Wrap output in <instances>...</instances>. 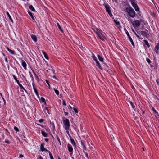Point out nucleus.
Instances as JSON below:
<instances>
[{
	"mask_svg": "<svg viewBox=\"0 0 159 159\" xmlns=\"http://www.w3.org/2000/svg\"><path fill=\"white\" fill-rule=\"evenodd\" d=\"M126 11L128 15L132 18H134L135 16V12L134 10L131 7H129L126 8Z\"/></svg>",
	"mask_w": 159,
	"mask_h": 159,
	"instance_id": "nucleus-1",
	"label": "nucleus"
},
{
	"mask_svg": "<svg viewBox=\"0 0 159 159\" xmlns=\"http://www.w3.org/2000/svg\"><path fill=\"white\" fill-rule=\"evenodd\" d=\"M63 123L65 125V130H69L70 126V124L69 120L67 119H66L63 121Z\"/></svg>",
	"mask_w": 159,
	"mask_h": 159,
	"instance_id": "nucleus-2",
	"label": "nucleus"
},
{
	"mask_svg": "<svg viewBox=\"0 0 159 159\" xmlns=\"http://www.w3.org/2000/svg\"><path fill=\"white\" fill-rule=\"evenodd\" d=\"M104 5L105 8H106V11L108 13V14L111 17L112 16V13L111 12L110 9V7L108 5Z\"/></svg>",
	"mask_w": 159,
	"mask_h": 159,
	"instance_id": "nucleus-3",
	"label": "nucleus"
},
{
	"mask_svg": "<svg viewBox=\"0 0 159 159\" xmlns=\"http://www.w3.org/2000/svg\"><path fill=\"white\" fill-rule=\"evenodd\" d=\"M140 22L138 20H135L132 23L133 25L134 28L139 27L140 25Z\"/></svg>",
	"mask_w": 159,
	"mask_h": 159,
	"instance_id": "nucleus-4",
	"label": "nucleus"
},
{
	"mask_svg": "<svg viewBox=\"0 0 159 159\" xmlns=\"http://www.w3.org/2000/svg\"><path fill=\"white\" fill-rule=\"evenodd\" d=\"M131 3L132 5L134 8L135 11H139V8L138 5L135 3L133 2V1Z\"/></svg>",
	"mask_w": 159,
	"mask_h": 159,
	"instance_id": "nucleus-5",
	"label": "nucleus"
},
{
	"mask_svg": "<svg viewBox=\"0 0 159 159\" xmlns=\"http://www.w3.org/2000/svg\"><path fill=\"white\" fill-rule=\"evenodd\" d=\"M40 150L42 152L43 151L47 152H49H49H50L48 150L46 149L45 148H44L43 144H41V145L40 146Z\"/></svg>",
	"mask_w": 159,
	"mask_h": 159,
	"instance_id": "nucleus-6",
	"label": "nucleus"
},
{
	"mask_svg": "<svg viewBox=\"0 0 159 159\" xmlns=\"http://www.w3.org/2000/svg\"><path fill=\"white\" fill-rule=\"evenodd\" d=\"M97 36L102 40H104L105 37L100 32L99 33H98Z\"/></svg>",
	"mask_w": 159,
	"mask_h": 159,
	"instance_id": "nucleus-7",
	"label": "nucleus"
},
{
	"mask_svg": "<svg viewBox=\"0 0 159 159\" xmlns=\"http://www.w3.org/2000/svg\"><path fill=\"white\" fill-rule=\"evenodd\" d=\"M139 33L143 36H146L148 34V31L146 30L144 31H140L139 32Z\"/></svg>",
	"mask_w": 159,
	"mask_h": 159,
	"instance_id": "nucleus-8",
	"label": "nucleus"
},
{
	"mask_svg": "<svg viewBox=\"0 0 159 159\" xmlns=\"http://www.w3.org/2000/svg\"><path fill=\"white\" fill-rule=\"evenodd\" d=\"M67 148H68V150L70 152H73V148L71 146V145L68 144L67 145Z\"/></svg>",
	"mask_w": 159,
	"mask_h": 159,
	"instance_id": "nucleus-9",
	"label": "nucleus"
},
{
	"mask_svg": "<svg viewBox=\"0 0 159 159\" xmlns=\"http://www.w3.org/2000/svg\"><path fill=\"white\" fill-rule=\"evenodd\" d=\"M159 48V43H158L155 47V50L157 54L158 53V50Z\"/></svg>",
	"mask_w": 159,
	"mask_h": 159,
	"instance_id": "nucleus-10",
	"label": "nucleus"
},
{
	"mask_svg": "<svg viewBox=\"0 0 159 159\" xmlns=\"http://www.w3.org/2000/svg\"><path fill=\"white\" fill-rule=\"evenodd\" d=\"M22 65L24 68L26 70V64L25 62L23 60L21 61Z\"/></svg>",
	"mask_w": 159,
	"mask_h": 159,
	"instance_id": "nucleus-11",
	"label": "nucleus"
},
{
	"mask_svg": "<svg viewBox=\"0 0 159 159\" xmlns=\"http://www.w3.org/2000/svg\"><path fill=\"white\" fill-rule=\"evenodd\" d=\"M13 77H14V79L16 81L17 83L19 85V86L20 87H22V85L21 84H20L19 81L16 79V77L14 75L13 76Z\"/></svg>",
	"mask_w": 159,
	"mask_h": 159,
	"instance_id": "nucleus-12",
	"label": "nucleus"
},
{
	"mask_svg": "<svg viewBox=\"0 0 159 159\" xmlns=\"http://www.w3.org/2000/svg\"><path fill=\"white\" fill-rule=\"evenodd\" d=\"M6 49L11 54H15V52L14 51L11 50L8 47L6 48Z\"/></svg>",
	"mask_w": 159,
	"mask_h": 159,
	"instance_id": "nucleus-13",
	"label": "nucleus"
},
{
	"mask_svg": "<svg viewBox=\"0 0 159 159\" xmlns=\"http://www.w3.org/2000/svg\"><path fill=\"white\" fill-rule=\"evenodd\" d=\"M33 86L34 90L35 93H36V95L38 96V91H37L36 88L35 87L34 85V84H33Z\"/></svg>",
	"mask_w": 159,
	"mask_h": 159,
	"instance_id": "nucleus-14",
	"label": "nucleus"
},
{
	"mask_svg": "<svg viewBox=\"0 0 159 159\" xmlns=\"http://www.w3.org/2000/svg\"><path fill=\"white\" fill-rule=\"evenodd\" d=\"M31 37L34 41L36 42L37 41V38L36 36L34 35H31Z\"/></svg>",
	"mask_w": 159,
	"mask_h": 159,
	"instance_id": "nucleus-15",
	"label": "nucleus"
},
{
	"mask_svg": "<svg viewBox=\"0 0 159 159\" xmlns=\"http://www.w3.org/2000/svg\"><path fill=\"white\" fill-rule=\"evenodd\" d=\"M7 14V15L8 17H9V19L11 20V21L13 23V20L12 19V18H11V16L9 14V12H6Z\"/></svg>",
	"mask_w": 159,
	"mask_h": 159,
	"instance_id": "nucleus-16",
	"label": "nucleus"
},
{
	"mask_svg": "<svg viewBox=\"0 0 159 159\" xmlns=\"http://www.w3.org/2000/svg\"><path fill=\"white\" fill-rule=\"evenodd\" d=\"M70 140L71 141V143L73 145L75 146V143L74 139L72 138H70Z\"/></svg>",
	"mask_w": 159,
	"mask_h": 159,
	"instance_id": "nucleus-17",
	"label": "nucleus"
},
{
	"mask_svg": "<svg viewBox=\"0 0 159 159\" xmlns=\"http://www.w3.org/2000/svg\"><path fill=\"white\" fill-rule=\"evenodd\" d=\"M29 8L31 10L33 11H35V10L34 8L33 7V6L32 5H30L29 6Z\"/></svg>",
	"mask_w": 159,
	"mask_h": 159,
	"instance_id": "nucleus-18",
	"label": "nucleus"
},
{
	"mask_svg": "<svg viewBox=\"0 0 159 159\" xmlns=\"http://www.w3.org/2000/svg\"><path fill=\"white\" fill-rule=\"evenodd\" d=\"M98 57L99 59V60L101 62H102L103 61V58L100 55H98L97 56Z\"/></svg>",
	"mask_w": 159,
	"mask_h": 159,
	"instance_id": "nucleus-19",
	"label": "nucleus"
},
{
	"mask_svg": "<svg viewBox=\"0 0 159 159\" xmlns=\"http://www.w3.org/2000/svg\"><path fill=\"white\" fill-rule=\"evenodd\" d=\"M96 65L98 67V68L100 69H102V68L100 64V63H99L98 61H96Z\"/></svg>",
	"mask_w": 159,
	"mask_h": 159,
	"instance_id": "nucleus-20",
	"label": "nucleus"
},
{
	"mask_svg": "<svg viewBox=\"0 0 159 159\" xmlns=\"http://www.w3.org/2000/svg\"><path fill=\"white\" fill-rule=\"evenodd\" d=\"M41 133H42V134L43 136H44L45 137H46L47 136V135H48L45 132L43 131H42Z\"/></svg>",
	"mask_w": 159,
	"mask_h": 159,
	"instance_id": "nucleus-21",
	"label": "nucleus"
},
{
	"mask_svg": "<svg viewBox=\"0 0 159 159\" xmlns=\"http://www.w3.org/2000/svg\"><path fill=\"white\" fill-rule=\"evenodd\" d=\"M28 14H29V15L31 16V17L32 19L33 20H34V18L33 15L32 13L30 12H28Z\"/></svg>",
	"mask_w": 159,
	"mask_h": 159,
	"instance_id": "nucleus-22",
	"label": "nucleus"
},
{
	"mask_svg": "<svg viewBox=\"0 0 159 159\" xmlns=\"http://www.w3.org/2000/svg\"><path fill=\"white\" fill-rule=\"evenodd\" d=\"M43 53L44 55V57H45V58L47 59H48V55H47V54L46 53L44 52H43Z\"/></svg>",
	"mask_w": 159,
	"mask_h": 159,
	"instance_id": "nucleus-23",
	"label": "nucleus"
},
{
	"mask_svg": "<svg viewBox=\"0 0 159 159\" xmlns=\"http://www.w3.org/2000/svg\"><path fill=\"white\" fill-rule=\"evenodd\" d=\"M129 40L130 42H131V44H132V45L133 46H134V43L133 42V41L132 39L131 38V37H129Z\"/></svg>",
	"mask_w": 159,
	"mask_h": 159,
	"instance_id": "nucleus-24",
	"label": "nucleus"
},
{
	"mask_svg": "<svg viewBox=\"0 0 159 159\" xmlns=\"http://www.w3.org/2000/svg\"><path fill=\"white\" fill-rule=\"evenodd\" d=\"M144 41L145 42V43L147 45V47L148 48H149L150 47V45H149L148 42V41L146 40H144Z\"/></svg>",
	"mask_w": 159,
	"mask_h": 159,
	"instance_id": "nucleus-25",
	"label": "nucleus"
},
{
	"mask_svg": "<svg viewBox=\"0 0 159 159\" xmlns=\"http://www.w3.org/2000/svg\"><path fill=\"white\" fill-rule=\"evenodd\" d=\"M129 103L130 104L132 107L134 109V111H135V109L134 108V106L133 103L131 101H129Z\"/></svg>",
	"mask_w": 159,
	"mask_h": 159,
	"instance_id": "nucleus-26",
	"label": "nucleus"
},
{
	"mask_svg": "<svg viewBox=\"0 0 159 159\" xmlns=\"http://www.w3.org/2000/svg\"><path fill=\"white\" fill-rule=\"evenodd\" d=\"M54 90L55 92V93L56 94L58 95L59 94V92L55 88H54Z\"/></svg>",
	"mask_w": 159,
	"mask_h": 159,
	"instance_id": "nucleus-27",
	"label": "nucleus"
},
{
	"mask_svg": "<svg viewBox=\"0 0 159 159\" xmlns=\"http://www.w3.org/2000/svg\"><path fill=\"white\" fill-rule=\"evenodd\" d=\"M92 58H93V59L96 61H98L97 60V59L96 57L94 56V55H93L92 56Z\"/></svg>",
	"mask_w": 159,
	"mask_h": 159,
	"instance_id": "nucleus-28",
	"label": "nucleus"
},
{
	"mask_svg": "<svg viewBox=\"0 0 159 159\" xmlns=\"http://www.w3.org/2000/svg\"><path fill=\"white\" fill-rule=\"evenodd\" d=\"M152 111H153L155 113V114H157L158 115V114L157 113V111L155 110V109H154V107H152Z\"/></svg>",
	"mask_w": 159,
	"mask_h": 159,
	"instance_id": "nucleus-29",
	"label": "nucleus"
},
{
	"mask_svg": "<svg viewBox=\"0 0 159 159\" xmlns=\"http://www.w3.org/2000/svg\"><path fill=\"white\" fill-rule=\"evenodd\" d=\"M41 100L43 102H44L45 103H46L45 102V100L44 98H43V97H41Z\"/></svg>",
	"mask_w": 159,
	"mask_h": 159,
	"instance_id": "nucleus-30",
	"label": "nucleus"
},
{
	"mask_svg": "<svg viewBox=\"0 0 159 159\" xmlns=\"http://www.w3.org/2000/svg\"><path fill=\"white\" fill-rule=\"evenodd\" d=\"M14 129L17 132H19V131L18 128L16 126L14 127Z\"/></svg>",
	"mask_w": 159,
	"mask_h": 159,
	"instance_id": "nucleus-31",
	"label": "nucleus"
},
{
	"mask_svg": "<svg viewBox=\"0 0 159 159\" xmlns=\"http://www.w3.org/2000/svg\"><path fill=\"white\" fill-rule=\"evenodd\" d=\"M94 32L97 34V35H98V33H100L99 30L98 29H96V30L94 31Z\"/></svg>",
	"mask_w": 159,
	"mask_h": 159,
	"instance_id": "nucleus-32",
	"label": "nucleus"
},
{
	"mask_svg": "<svg viewBox=\"0 0 159 159\" xmlns=\"http://www.w3.org/2000/svg\"><path fill=\"white\" fill-rule=\"evenodd\" d=\"M29 75H30V77L31 78L32 80H33V76L32 75V74H31V72H29Z\"/></svg>",
	"mask_w": 159,
	"mask_h": 159,
	"instance_id": "nucleus-33",
	"label": "nucleus"
},
{
	"mask_svg": "<svg viewBox=\"0 0 159 159\" xmlns=\"http://www.w3.org/2000/svg\"><path fill=\"white\" fill-rule=\"evenodd\" d=\"M49 155L50 156L51 159H54L53 156L50 152H49Z\"/></svg>",
	"mask_w": 159,
	"mask_h": 159,
	"instance_id": "nucleus-34",
	"label": "nucleus"
},
{
	"mask_svg": "<svg viewBox=\"0 0 159 159\" xmlns=\"http://www.w3.org/2000/svg\"><path fill=\"white\" fill-rule=\"evenodd\" d=\"M73 109L75 112L76 113H77L78 112V111L76 108L74 107Z\"/></svg>",
	"mask_w": 159,
	"mask_h": 159,
	"instance_id": "nucleus-35",
	"label": "nucleus"
},
{
	"mask_svg": "<svg viewBox=\"0 0 159 159\" xmlns=\"http://www.w3.org/2000/svg\"><path fill=\"white\" fill-rule=\"evenodd\" d=\"M134 32L135 35H136V36L138 38H139V39H143V38H141L140 37V36H139V35H137L134 31Z\"/></svg>",
	"mask_w": 159,
	"mask_h": 159,
	"instance_id": "nucleus-36",
	"label": "nucleus"
},
{
	"mask_svg": "<svg viewBox=\"0 0 159 159\" xmlns=\"http://www.w3.org/2000/svg\"><path fill=\"white\" fill-rule=\"evenodd\" d=\"M114 21L115 22V23L117 25H119L120 24V22L118 21H117V20H114Z\"/></svg>",
	"mask_w": 159,
	"mask_h": 159,
	"instance_id": "nucleus-37",
	"label": "nucleus"
},
{
	"mask_svg": "<svg viewBox=\"0 0 159 159\" xmlns=\"http://www.w3.org/2000/svg\"><path fill=\"white\" fill-rule=\"evenodd\" d=\"M146 60L147 62L149 64H150L151 63V61L149 59L147 58Z\"/></svg>",
	"mask_w": 159,
	"mask_h": 159,
	"instance_id": "nucleus-38",
	"label": "nucleus"
},
{
	"mask_svg": "<svg viewBox=\"0 0 159 159\" xmlns=\"http://www.w3.org/2000/svg\"><path fill=\"white\" fill-rule=\"evenodd\" d=\"M82 146H83V149H85V150H86V147H85V145H84V144L82 142Z\"/></svg>",
	"mask_w": 159,
	"mask_h": 159,
	"instance_id": "nucleus-39",
	"label": "nucleus"
},
{
	"mask_svg": "<svg viewBox=\"0 0 159 159\" xmlns=\"http://www.w3.org/2000/svg\"><path fill=\"white\" fill-rule=\"evenodd\" d=\"M44 121V120L43 119H40L39 120V121L40 123H42Z\"/></svg>",
	"mask_w": 159,
	"mask_h": 159,
	"instance_id": "nucleus-40",
	"label": "nucleus"
},
{
	"mask_svg": "<svg viewBox=\"0 0 159 159\" xmlns=\"http://www.w3.org/2000/svg\"><path fill=\"white\" fill-rule=\"evenodd\" d=\"M5 142L9 144L10 143L9 141L7 139H6L5 141Z\"/></svg>",
	"mask_w": 159,
	"mask_h": 159,
	"instance_id": "nucleus-41",
	"label": "nucleus"
},
{
	"mask_svg": "<svg viewBox=\"0 0 159 159\" xmlns=\"http://www.w3.org/2000/svg\"><path fill=\"white\" fill-rule=\"evenodd\" d=\"M46 82L47 84L48 85V86H49V88H50V85L49 84V83L48 81L47 80H46Z\"/></svg>",
	"mask_w": 159,
	"mask_h": 159,
	"instance_id": "nucleus-42",
	"label": "nucleus"
},
{
	"mask_svg": "<svg viewBox=\"0 0 159 159\" xmlns=\"http://www.w3.org/2000/svg\"><path fill=\"white\" fill-rule=\"evenodd\" d=\"M126 34L128 36V37L129 38L131 37L129 34V33H128V31L126 32Z\"/></svg>",
	"mask_w": 159,
	"mask_h": 159,
	"instance_id": "nucleus-43",
	"label": "nucleus"
},
{
	"mask_svg": "<svg viewBox=\"0 0 159 159\" xmlns=\"http://www.w3.org/2000/svg\"><path fill=\"white\" fill-rule=\"evenodd\" d=\"M63 105L65 106H66V103H65V101L64 100H63V102H62Z\"/></svg>",
	"mask_w": 159,
	"mask_h": 159,
	"instance_id": "nucleus-44",
	"label": "nucleus"
},
{
	"mask_svg": "<svg viewBox=\"0 0 159 159\" xmlns=\"http://www.w3.org/2000/svg\"><path fill=\"white\" fill-rule=\"evenodd\" d=\"M57 25L59 29H61V27L60 25L59 24V23H57Z\"/></svg>",
	"mask_w": 159,
	"mask_h": 159,
	"instance_id": "nucleus-45",
	"label": "nucleus"
},
{
	"mask_svg": "<svg viewBox=\"0 0 159 159\" xmlns=\"http://www.w3.org/2000/svg\"><path fill=\"white\" fill-rule=\"evenodd\" d=\"M56 137H57V140L59 142H60V139L59 138L57 135L56 136Z\"/></svg>",
	"mask_w": 159,
	"mask_h": 159,
	"instance_id": "nucleus-46",
	"label": "nucleus"
},
{
	"mask_svg": "<svg viewBox=\"0 0 159 159\" xmlns=\"http://www.w3.org/2000/svg\"><path fill=\"white\" fill-rule=\"evenodd\" d=\"M23 157V156L22 154H20L19 156V157L22 158Z\"/></svg>",
	"mask_w": 159,
	"mask_h": 159,
	"instance_id": "nucleus-47",
	"label": "nucleus"
},
{
	"mask_svg": "<svg viewBox=\"0 0 159 159\" xmlns=\"http://www.w3.org/2000/svg\"><path fill=\"white\" fill-rule=\"evenodd\" d=\"M50 124H51L52 125H53V127L54 128V129L55 126H54V125L53 124V123L52 122L51 123L50 122Z\"/></svg>",
	"mask_w": 159,
	"mask_h": 159,
	"instance_id": "nucleus-48",
	"label": "nucleus"
},
{
	"mask_svg": "<svg viewBox=\"0 0 159 159\" xmlns=\"http://www.w3.org/2000/svg\"><path fill=\"white\" fill-rule=\"evenodd\" d=\"M5 60L6 62H8V60L6 57H5Z\"/></svg>",
	"mask_w": 159,
	"mask_h": 159,
	"instance_id": "nucleus-49",
	"label": "nucleus"
},
{
	"mask_svg": "<svg viewBox=\"0 0 159 159\" xmlns=\"http://www.w3.org/2000/svg\"><path fill=\"white\" fill-rule=\"evenodd\" d=\"M45 140L46 142H48V138H45Z\"/></svg>",
	"mask_w": 159,
	"mask_h": 159,
	"instance_id": "nucleus-50",
	"label": "nucleus"
},
{
	"mask_svg": "<svg viewBox=\"0 0 159 159\" xmlns=\"http://www.w3.org/2000/svg\"><path fill=\"white\" fill-rule=\"evenodd\" d=\"M65 114L67 116V115H68V112H65Z\"/></svg>",
	"mask_w": 159,
	"mask_h": 159,
	"instance_id": "nucleus-51",
	"label": "nucleus"
},
{
	"mask_svg": "<svg viewBox=\"0 0 159 159\" xmlns=\"http://www.w3.org/2000/svg\"><path fill=\"white\" fill-rule=\"evenodd\" d=\"M39 159H43L42 157L41 156H40L39 157Z\"/></svg>",
	"mask_w": 159,
	"mask_h": 159,
	"instance_id": "nucleus-52",
	"label": "nucleus"
},
{
	"mask_svg": "<svg viewBox=\"0 0 159 159\" xmlns=\"http://www.w3.org/2000/svg\"><path fill=\"white\" fill-rule=\"evenodd\" d=\"M21 89L24 90H25V88L23 87V86H22V87H20Z\"/></svg>",
	"mask_w": 159,
	"mask_h": 159,
	"instance_id": "nucleus-53",
	"label": "nucleus"
},
{
	"mask_svg": "<svg viewBox=\"0 0 159 159\" xmlns=\"http://www.w3.org/2000/svg\"><path fill=\"white\" fill-rule=\"evenodd\" d=\"M60 30V31L61 32H63V30H62V29L61 28V29H59Z\"/></svg>",
	"mask_w": 159,
	"mask_h": 159,
	"instance_id": "nucleus-54",
	"label": "nucleus"
},
{
	"mask_svg": "<svg viewBox=\"0 0 159 159\" xmlns=\"http://www.w3.org/2000/svg\"><path fill=\"white\" fill-rule=\"evenodd\" d=\"M69 107L71 109H72V108L69 105Z\"/></svg>",
	"mask_w": 159,
	"mask_h": 159,
	"instance_id": "nucleus-55",
	"label": "nucleus"
},
{
	"mask_svg": "<svg viewBox=\"0 0 159 159\" xmlns=\"http://www.w3.org/2000/svg\"><path fill=\"white\" fill-rule=\"evenodd\" d=\"M52 78H54V79H56V77H55V76H53L52 77Z\"/></svg>",
	"mask_w": 159,
	"mask_h": 159,
	"instance_id": "nucleus-56",
	"label": "nucleus"
},
{
	"mask_svg": "<svg viewBox=\"0 0 159 159\" xmlns=\"http://www.w3.org/2000/svg\"><path fill=\"white\" fill-rule=\"evenodd\" d=\"M156 82H157V84L158 85L159 84L157 80H156Z\"/></svg>",
	"mask_w": 159,
	"mask_h": 159,
	"instance_id": "nucleus-57",
	"label": "nucleus"
},
{
	"mask_svg": "<svg viewBox=\"0 0 159 159\" xmlns=\"http://www.w3.org/2000/svg\"><path fill=\"white\" fill-rule=\"evenodd\" d=\"M66 132H67V133H68V134H69V132L68 131H66Z\"/></svg>",
	"mask_w": 159,
	"mask_h": 159,
	"instance_id": "nucleus-58",
	"label": "nucleus"
},
{
	"mask_svg": "<svg viewBox=\"0 0 159 159\" xmlns=\"http://www.w3.org/2000/svg\"><path fill=\"white\" fill-rule=\"evenodd\" d=\"M59 143L60 145H61V141H60V142H59Z\"/></svg>",
	"mask_w": 159,
	"mask_h": 159,
	"instance_id": "nucleus-59",
	"label": "nucleus"
},
{
	"mask_svg": "<svg viewBox=\"0 0 159 159\" xmlns=\"http://www.w3.org/2000/svg\"><path fill=\"white\" fill-rule=\"evenodd\" d=\"M130 0L131 1V2H133L134 1V0Z\"/></svg>",
	"mask_w": 159,
	"mask_h": 159,
	"instance_id": "nucleus-60",
	"label": "nucleus"
},
{
	"mask_svg": "<svg viewBox=\"0 0 159 159\" xmlns=\"http://www.w3.org/2000/svg\"><path fill=\"white\" fill-rule=\"evenodd\" d=\"M143 151H144L145 150H144V148H143Z\"/></svg>",
	"mask_w": 159,
	"mask_h": 159,
	"instance_id": "nucleus-61",
	"label": "nucleus"
},
{
	"mask_svg": "<svg viewBox=\"0 0 159 159\" xmlns=\"http://www.w3.org/2000/svg\"><path fill=\"white\" fill-rule=\"evenodd\" d=\"M144 111H143V114H144Z\"/></svg>",
	"mask_w": 159,
	"mask_h": 159,
	"instance_id": "nucleus-62",
	"label": "nucleus"
},
{
	"mask_svg": "<svg viewBox=\"0 0 159 159\" xmlns=\"http://www.w3.org/2000/svg\"><path fill=\"white\" fill-rule=\"evenodd\" d=\"M86 155L87 156V154L86 153Z\"/></svg>",
	"mask_w": 159,
	"mask_h": 159,
	"instance_id": "nucleus-63",
	"label": "nucleus"
},
{
	"mask_svg": "<svg viewBox=\"0 0 159 159\" xmlns=\"http://www.w3.org/2000/svg\"><path fill=\"white\" fill-rule=\"evenodd\" d=\"M58 159H61L60 158H58Z\"/></svg>",
	"mask_w": 159,
	"mask_h": 159,
	"instance_id": "nucleus-64",
	"label": "nucleus"
}]
</instances>
